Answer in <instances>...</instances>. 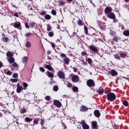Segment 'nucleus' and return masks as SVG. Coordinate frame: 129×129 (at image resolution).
I'll return each instance as SVG.
<instances>
[{"label":"nucleus","instance_id":"1","mask_svg":"<svg viewBox=\"0 0 129 129\" xmlns=\"http://www.w3.org/2000/svg\"><path fill=\"white\" fill-rule=\"evenodd\" d=\"M107 99L108 101H114L116 99V96L113 93H109L107 94Z\"/></svg>","mask_w":129,"mask_h":129},{"label":"nucleus","instance_id":"2","mask_svg":"<svg viewBox=\"0 0 129 129\" xmlns=\"http://www.w3.org/2000/svg\"><path fill=\"white\" fill-rule=\"evenodd\" d=\"M87 85L88 87H94L95 86V82L92 79H89L87 81Z\"/></svg>","mask_w":129,"mask_h":129},{"label":"nucleus","instance_id":"3","mask_svg":"<svg viewBox=\"0 0 129 129\" xmlns=\"http://www.w3.org/2000/svg\"><path fill=\"white\" fill-rule=\"evenodd\" d=\"M71 76H72V81L73 82H74V83L79 82V77L78 75L72 74Z\"/></svg>","mask_w":129,"mask_h":129},{"label":"nucleus","instance_id":"4","mask_svg":"<svg viewBox=\"0 0 129 129\" xmlns=\"http://www.w3.org/2000/svg\"><path fill=\"white\" fill-rule=\"evenodd\" d=\"M57 75L60 79H63V80L65 79V73L64 72L59 71L57 72Z\"/></svg>","mask_w":129,"mask_h":129},{"label":"nucleus","instance_id":"5","mask_svg":"<svg viewBox=\"0 0 129 129\" xmlns=\"http://www.w3.org/2000/svg\"><path fill=\"white\" fill-rule=\"evenodd\" d=\"M81 124L83 129H89V125L86 124L85 120H82L81 122Z\"/></svg>","mask_w":129,"mask_h":129},{"label":"nucleus","instance_id":"6","mask_svg":"<svg viewBox=\"0 0 129 129\" xmlns=\"http://www.w3.org/2000/svg\"><path fill=\"white\" fill-rule=\"evenodd\" d=\"M89 48L90 50L93 52H98V47L94 46V45H91L89 46Z\"/></svg>","mask_w":129,"mask_h":129},{"label":"nucleus","instance_id":"7","mask_svg":"<svg viewBox=\"0 0 129 129\" xmlns=\"http://www.w3.org/2000/svg\"><path fill=\"white\" fill-rule=\"evenodd\" d=\"M53 104L56 106V107H58V108H60L62 105L61 102L57 100H55L53 101Z\"/></svg>","mask_w":129,"mask_h":129},{"label":"nucleus","instance_id":"8","mask_svg":"<svg viewBox=\"0 0 129 129\" xmlns=\"http://www.w3.org/2000/svg\"><path fill=\"white\" fill-rule=\"evenodd\" d=\"M111 12H112V8L110 7H106L105 9L104 13L106 15H107L108 14H110V13H111Z\"/></svg>","mask_w":129,"mask_h":129},{"label":"nucleus","instance_id":"9","mask_svg":"<svg viewBox=\"0 0 129 129\" xmlns=\"http://www.w3.org/2000/svg\"><path fill=\"white\" fill-rule=\"evenodd\" d=\"M14 28L19 29V30H22V27H21V23L20 22H16L14 23Z\"/></svg>","mask_w":129,"mask_h":129},{"label":"nucleus","instance_id":"10","mask_svg":"<svg viewBox=\"0 0 129 129\" xmlns=\"http://www.w3.org/2000/svg\"><path fill=\"white\" fill-rule=\"evenodd\" d=\"M92 127L93 129H97V122L96 121L92 122Z\"/></svg>","mask_w":129,"mask_h":129},{"label":"nucleus","instance_id":"11","mask_svg":"<svg viewBox=\"0 0 129 129\" xmlns=\"http://www.w3.org/2000/svg\"><path fill=\"white\" fill-rule=\"evenodd\" d=\"M6 56H7V58H12V57H14V53L11 51H8Z\"/></svg>","mask_w":129,"mask_h":129},{"label":"nucleus","instance_id":"12","mask_svg":"<svg viewBox=\"0 0 129 129\" xmlns=\"http://www.w3.org/2000/svg\"><path fill=\"white\" fill-rule=\"evenodd\" d=\"M7 59L8 61V62H9V63H11V64H12V63H14V62H15V58H14V56H13L12 57H7Z\"/></svg>","mask_w":129,"mask_h":129},{"label":"nucleus","instance_id":"13","mask_svg":"<svg viewBox=\"0 0 129 129\" xmlns=\"http://www.w3.org/2000/svg\"><path fill=\"white\" fill-rule=\"evenodd\" d=\"M28 56H24L23 57H22V62L25 65L27 64V62L28 61Z\"/></svg>","mask_w":129,"mask_h":129},{"label":"nucleus","instance_id":"14","mask_svg":"<svg viewBox=\"0 0 129 129\" xmlns=\"http://www.w3.org/2000/svg\"><path fill=\"white\" fill-rule=\"evenodd\" d=\"M108 17L109 19H111V20L114 19L115 17V15L113 13H110L108 15Z\"/></svg>","mask_w":129,"mask_h":129},{"label":"nucleus","instance_id":"15","mask_svg":"<svg viewBox=\"0 0 129 129\" xmlns=\"http://www.w3.org/2000/svg\"><path fill=\"white\" fill-rule=\"evenodd\" d=\"M46 75L49 78H53L54 77V74L50 72H47Z\"/></svg>","mask_w":129,"mask_h":129},{"label":"nucleus","instance_id":"16","mask_svg":"<svg viewBox=\"0 0 129 129\" xmlns=\"http://www.w3.org/2000/svg\"><path fill=\"white\" fill-rule=\"evenodd\" d=\"M94 113L96 117H99V116H100V112H99V111L98 110H95Z\"/></svg>","mask_w":129,"mask_h":129},{"label":"nucleus","instance_id":"17","mask_svg":"<svg viewBox=\"0 0 129 129\" xmlns=\"http://www.w3.org/2000/svg\"><path fill=\"white\" fill-rule=\"evenodd\" d=\"M117 74V72H116L115 70H112L111 71V75H112V76H116Z\"/></svg>","mask_w":129,"mask_h":129},{"label":"nucleus","instance_id":"18","mask_svg":"<svg viewBox=\"0 0 129 129\" xmlns=\"http://www.w3.org/2000/svg\"><path fill=\"white\" fill-rule=\"evenodd\" d=\"M23 89H24L23 88L22 86L21 87H17L16 90L17 93H21V92L22 91V90H23Z\"/></svg>","mask_w":129,"mask_h":129},{"label":"nucleus","instance_id":"19","mask_svg":"<svg viewBox=\"0 0 129 129\" xmlns=\"http://www.w3.org/2000/svg\"><path fill=\"white\" fill-rule=\"evenodd\" d=\"M120 56L121 58H126V57L127 56V54L125 52H121L120 53Z\"/></svg>","mask_w":129,"mask_h":129},{"label":"nucleus","instance_id":"20","mask_svg":"<svg viewBox=\"0 0 129 129\" xmlns=\"http://www.w3.org/2000/svg\"><path fill=\"white\" fill-rule=\"evenodd\" d=\"M63 61L64 62V64H66V65H68L69 64V62H70L69 60V58L68 57H65L63 59Z\"/></svg>","mask_w":129,"mask_h":129},{"label":"nucleus","instance_id":"21","mask_svg":"<svg viewBox=\"0 0 129 129\" xmlns=\"http://www.w3.org/2000/svg\"><path fill=\"white\" fill-rule=\"evenodd\" d=\"M88 108L85 106H82L81 107V111H87Z\"/></svg>","mask_w":129,"mask_h":129},{"label":"nucleus","instance_id":"22","mask_svg":"<svg viewBox=\"0 0 129 129\" xmlns=\"http://www.w3.org/2000/svg\"><path fill=\"white\" fill-rule=\"evenodd\" d=\"M123 35L125 36L126 37H128L129 36V31L128 30H125L123 32Z\"/></svg>","mask_w":129,"mask_h":129},{"label":"nucleus","instance_id":"23","mask_svg":"<svg viewBox=\"0 0 129 129\" xmlns=\"http://www.w3.org/2000/svg\"><path fill=\"white\" fill-rule=\"evenodd\" d=\"M45 68H46V69H47L49 71H51V70H53V68H52V67H51L50 66L48 65V64H46L45 66Z\"/></svg>","mask_w":129,"mask_h":129},{"label":"nucleus","instance_id":"24","mask_svg":"<svg viewBox=\"0 0 129 129\" xmlns=\"http://www.w3.org/2000/svg\"><path fill=\"white\" fill-rule=\"evenodd\" d=\"M28 24H29V26H30V27L32 28H35V26H36V23H35V22H31V23H29Z\"/></svg>","mask_w":129,"mask_h":129},{"label":"nucleus","instance_id":"25","mask_svg":"<svg viewBox=\"0 0 129 129\" xmlns=\"http://www.w3.org/2000/svg\"><path fill=\"white\" fill-rule=\"evenodd\" d=\"M77 25L80 26H83V22H82V21H81V20L79 19L77 21Z\"/></svg>","mask_w":129,"mask_h":129},{"label":"nucleus","instance_id":"26","mask_svg":"<svg viewBox=\"0 0 129 129\" xmlns=\"http://www.w3.org/2000/svg\"><path fill=\"white\" fill-rule=\"evenodd\" d=\"M104 92V89H100L97 91V93L99 95H101V94H103Z\"/></svg>","mask_w":129,"mask_h":129},{"label":"nucleus","instance_id":"27","mask_svg":"<svg viewBox=\"0 0 129 129\" xmlns=\"http://www.w3.org/2000/svg\"><path fill=\"white\" fill-rule=\"evenodd\" d=\"M32 120L33 119L30 118V117H26L25 118V121H26V122H31V121H32Z\"/></svg>","mask_w":129,"mask_h":129},{"label":"nucleus","instance_id":"28","mask_svg":"<svg viewBox=\"0 0 129 129\" xmlns=\"http://www.w3.org/2000/svg\"><path fill=\"white\" fill-rule=\"evenodd\" d=\"M84 32L86 35H88V29L87 28V26L86 25H84Z\"/></svg>","mask_w":129,"mask_h":129},{"label":"nucleus","instance_id":"29","mask_svg":"<svg viewBox=\"0 0 129 129\" xmlns=\"http://www.w3.org/2000/svg\"><path fill=\"white\" fill-rule=\"evenodd\" d=\"M114 57L115 59H116V60H120V56H119V55L117 54H114Z\"/></svg>","mask_w":129,"mask_h":129},{"label":"nucleus","instance_id":"30","mask_svg":"<svg viewBox=\"0 0 129 129\" xmlns=\"http://www.w3.org/2000/svg\"><path fill=\"white\" fill-rule=\"evenodd\" d=\"M2 40H3V42H5V43H7V42H8V41H9V38L8 37L5 36L2 38Z\"/></svg>","mask_w":129,"mask_h":129},{"label":"nucleus","instance_id":"31","mask_svg":"<svg viewBox=\"0 0 129 129\" xmlns=\"http://www.w3.org/2000/svg\"><path fill=\"white\" fill-rule=\"evenodd\" d=\"M26 46L27 48H31L32 44L31 43V42H30V41H28L26 43Z\"/></svg>","mask_w":129,"mask_h":129},{"label":"nucleus","instance_id":"32","mask_svg":"<svg viewBox=\"0 0 129 129\" xmlns=\"http://www.w3.org/2000/svg\"><path fill=\"white\" fill-rule=\"evenodd\" d=\"M112 41H114V42H118V37L114 36L113 37Z\"/></svg>","mask_w":129,"mask_h":129},{"label":"nucleus","instance_id":"33","mask_svg":"<svg viewBox=\"0 0 129 129\" xmlns=\"http://www.w3.org/2000/svg\"><path fill=\"white\" fill-rule=\"evenodd\" d=\"M45 20H51V16L49 15H46L44 17Z\"/></svg>","mask_w":129,"mask_h":129},{"label":"nucleus","instance_id":"34","mask_svg":"<svg viewBox=\"0 0 129 129\" xmlns=\"http://www.w3.org/2000/svg\"><path fill=\"white\" fill-rule=\"evenodd\" d=\"M88 63L89 65H91L92 63V59L91 58H88L87 59Z\"/></svg>","mask_w":129,"mask_h":129},{"label":"nucleus","instance_id":"35","mask_svg":"<svg viewBox=\"0 0 129 129\" xmlns=\"http://www.w3.org/2000/svg\"><path fill=\"white\" fill-rule=\"evenodd\" d=\"M53 89L54 91H58V89H59V88L58 87V86L55 85L53 87Z\"/></svg>","mask_w":129,"mask_h":129},{"label":"nucleus","instance_id":"36","mask_svg":"<svg viewBox=\"0 0 129 129\" xmlns=\"http://www.w3.org/2000/svg\"><path fill=\"white\" fill-rule=\"evenodd\" d=\"M48 36L50 37H53L54 36V32H53V31L49 32L48 33Z\"/></svg>","mask_w":129,"mask_h":129},{"label":"nucleus","instance_id":"37","mask_svg":"<svg viewBox=\"0 0 129 129\" xmlns=\"http://www.w3.org/2000/svg\"><path fill=\"white\" fill-rule=\"evenodd\" d=\"M122 103L124 106H128V102L127 101H124Z\"/></svg>","mask_w":129,"mask_h":129},{"label":"nucleus","instance_id":"38","mask_svg":"<svg viewBox=\"0 0 129 129\" xmlns=\"http://www.w3.org/2000/svg\"><path fill=\"white\" fill-rule=\"evenodd\" d=\"M20 111L21 113H26L27 112V110L25 109H21Z\"/></svg>","mask_w":129,"mask_h":129},{"label":"nucleus","instance_id":"39","mask_svg":"<svg viewBox=\"0 0 129 129\" xmlns=\"http://www.w3.org/2000/svg\"><path fill=\"white\" fill-rule=\"evenodd\" d=\"M45 99L49 101L51 100V97L50 96H46L45 97Z\"/></svg>","mask_w":129,"mask_h":129},{"label":"nucleus","instance_id":"40","mask_svg":"<svg viewBox=\"0 0 129 129\" xmlns=\"http://www.w3.org/2000/svg\"><path fill=\"white\" fill-rule=\"evenodd\" d=\"M6 74H7V75H9V76H11L12 75V74H13V73H12V72H11V71H6Z\"/></svg>","mask_w":129,"mask_h":129},{"label":"nucleus","instance_id":"41","mask_svg":"<svg viewBox=\"0 0 129 129\" xmlns=\"http://www.w3.org/2000/svg\"><path fill=\"white\" fill-rule=\"evenodd\" d=\"M23 86L24 87V88H23V89L24 90H26V88H27V87H28V84H27L26 83H23Z\"/></svg>","mask_w":129,"mask_h":129},{"label":"nucleus","instance_id":"42","mask_svg":"<svg viewBox=\"0 0 129 129\" xmlns=\"http://www.w3.org/2000/svg\"><path fill=\"white\" fill-rule=\"evenodd\" d=\"M51 14L53 16H56L57 12H56V11H55V10H53L51 11Z\"/></svg>","mask_w":129,"mask_h":129},{"label":"nucleus","instance_id":"43","mask_svg":"<svg viewBox=\"0 0 129 129\" xmlns=\"http://www.w3.org/2000/svg\"><path fill=\"white\" fill-rule=\"evenodd\" d=\"M73 90L74 92H76V91H78V88L77 87H73Z\"/></svg>","mask_w":129,"mask_h":129},{"label":"nucleus","instance_id":"44","mask_svg":"<svg viewBox=\"0 0 129 129\" xmlns=\"http://www.w3.org/2000/svg\"><path fill=\"white\" fill-rule=\"evenodd\" d=\"M18 74L17 73H14L13 75V78H18Z\"/></svg>","mask_w":129,"mask_h":129},{"label":"nucleus","instance_id":"45","mask_svg":"<svg viewBox=\"0 0 129 129\" xmlns=\"http://www.w3.org/2000/svg\"><path fill=\"white\" fill-rule=\"evenodd\" d=\"M51 29L52 28H51V26H50L49 25H47V31L48 32H50V31H51Z\"/></svg>","mask_w":129,"mask_h":129},{"label":"nucleus","instance_id":"46","mask_svg":"<svg viewBox=\"0 0 129 129\" xmlns=\"http://www.w3.org/2000/svg\"><path fill=\"white\" fill-rule=\"evenodd\" d=\"M39 70L40 71H41V72H42L43 73L45 72V69H44L43 68H42V67L39 68Z\"/></svg>","mask_w":129,"mask_h":129},{"label":"nucleus","instance_id":"47","mask_svg":"<svg viewBox=\"0 0 129 129\" xmlns=\"http://www.w3.org/2000/svg\"><path fill=\"white\" fill-rule=\"evenodd\" d=\"M31 34L32 33L31 32L27 33L25 34V36L26 37H30V36H31Z\"/></svg>","mask_w":129,"mask_h":129},{"label":"nucleus","instance_id":"48","mask_svg":"<svg viewBox=\"0 0 129 129\" xmlns=\"http://www.w3.org/2000/svg\"><path fill=\"white\" fill-rule=\"evenodd\" d=\"M46 13L45 12V11H43L40 12V16H45L46 15Z\"/></svg>","mask_w":129,"mask_h":129},{"label":"nucleus","instance_id":"49","mask_svg":"<svg viewBox=\"0 0 129 129\" xmlns=\"http://www.w3.org/2000/svg\"><path fill=\"white\" fill-rule=\"evenodd\" d=\"M11 81L13 83L18 82V79H11Z\"/></svg>","mask_w":129,"mask_h":129},{"label":"nucleus","instance_id":"50","mask_svg":"<svg viewBox=\"0 0 129 129\" xmlns=\"http://www.w3.org/2000/svg\"><path fill=\"white\" fill-rule=\"evenodd\" d=\"M81 54L82 56H86L87 52H86V51H82Z\"/></svg>","mask_w":129,"mask_h":129},{"label":"nucleus","instance_id":"51","mask_svg":"<svg viewBox=\"0 0 129 129\" xmlns=\"http://www.w3.org/2000/svg\"><path fill=\"white\" fill-rule=\"evenodd\" d=\"M67 86H68L69 88H71V87H72V84L70 83H68Z\"/></svg>","mask_w":129,"mask_h":129},{"label":"nucleus","instance_id":"52","mask_svg":"<svg viewBox=\"0 0 129 129\" xmlns=\"http://www.w3.org/2000/svg\"><path fill=\"white\" fill-rule=\"evenodd\" d=\"M25 27L27 29H30V25L29 23H25Z\"/></svg>","mask_w":129,"mask_h":129},{"label":"nucleus","instance_id":"53","mask_svg":"<svg viewBox=\"0 0 129 129\" xmlns=\"http://www.w3.org/2000/svg\"><path fill=\"white\" fill-rule=\"evenodd\" d=\"M59 4L60 6H63V5L65 4L64 2L63 1H59Z\"/></svg>","mask_w":129,"mask_h":129},{"label":"nucleus","instance_id":"54","mask_svg":"<svg viewBox=\"0 0 129 129\" xmlns=\"http://www.w3.org/2000/svg\"><path fill=\"white\" fill-rule=\"evenodd\" d=\"M50 44L51 45V46L52 47L53 49H54V48H55V43L51 42H50Z\"/></svg>","mask_w":129,"mask_h":129},{"label":"nucleus","instance_id":"55","mask_svg":"<svg viewBox=\"0 0 129 129\" xmlns=\"http://www.w3.org/2000/svg\"><path fill=\"white\" fill-rule=\"evenodd\" d=\"M82 64H83V65H85V66H86V65H87V62H85V61L84 60H82Z\"/></svg>","mask_w":129,"mask_h":129},{"label":"nucleus","instance_id":"56","mask_svg":"<svg viewBox=\"0 0 129 129\" xmlns=\"http://www.w3.org/2000/svg\"><path fill=\"white\" fill-rule=\"evenodd\" d=\"M13 67L17 68L18 67V63H17L16 62H14L13 64Z\"/></svg>","mask_w":129,"mask_h":129},{"label":"nucleus","instance_id":"57","mask_svg":"<svg viewBox=\"0 0 129 129\" xmlns=\"http://www.w3.org/2000/svg\"><path fill=\"white\" fill-rule=\"evenodd\" d=\"M60 57H61V58H64V57H66V54H65L64 53H61L60 54Z\"/></svg>","mask_w":129,"mask_h":129},{"label":"nucleus","instance_id":"58","mask_svg":"<svg viewBox=\"0 0 129 129\" xmlns=\"http://www.w3.org/2000/svg\"><path fill=\"white\" fill-rule=\"evenodd\" d=\"M33 123H35V124H38V123H39V121L35 119L33 121Z\"/></svg>","mask_w":129,"mask_h":129},{"label":"nucleus","instance_id":"59","mask_svg":"<svg viewBox=\"0 0 129 129\" xmlns=\"http://www.w3.org/2000/svg\"><path fill=\"white\" fill-rule=\"evenodd\" d=\"M40 123H41V125H44V120H43V119H41Z\"/></svg>","mask_w":129,"mask_h":129},{"label":"nucleus","instance_id":"60","mask_svg":"<svg viewBox=\"0 0 129 129\" xmlns=\"http://www.w3.org/2000/svg\"><path fill=\"white\" fill-rule=\"evenodd\" d=\"M50 83H51V84L52 85H55V84H56V82H55V81L50 82Z\"/></svg>","mask_w":129,"mask_h":129},{"label":"nucleus","instance_id":"61","mask_svg":"<svg viewBox=\"0 0 129 129\" xmlns=\"http://www.w3.org/2000/svg\"><path fill=\"white\" fill-rule=\"evenodd\" d=\"M73 70H74V72H77V71H78V69L75 67L73 68Z\"/></svg>","mask_w":129,"mask_h":129},{"label":"nucleus","instance_id":"62","mask_svg":"<svg viewBox=\"0 0 129 129\" xmlns=\"http://www.w3.org/2000/svg\"><path fill=\"white\" fill-rule=\"evenodd\" d=\"M113 23H116V22L118 21V20H117V19L115 18H115L114 19H113Z\"/></svg>","mask_w":129,"mask_h":129},{"label":"nucleus","instance_id":"63","mask_svg":"<svg viewBox=\"0 0 129 129\" xmlns=\"http://www.w3.org/2000/svg\"><path fill=\"white\" fill-rule=\"evenodd\" d=\"M14 16H15V17H16L17 18H19V14L18 13H15Z\"/></svg>","mask_w":129,"mask_h":129},{"label":"nucleus","instance_id":"64","mask_svg":"<svg viewBox=\"0 0 129 129\" xmlns=\"http://www.w3.org/2000/svg\"><path fill=\"white\" fill-rule=\"evenodd\" d=\"M2 67H3V63L0 61V68H2Z\"/></svg>","mask_w":129,"mask_h":129}]
</instances>
